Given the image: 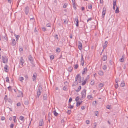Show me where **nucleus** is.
<instances>
[{
  "mask_svg": "<svg viewBox=\"0 0 128 128\" xmlns=\"http://www.w3.org/2000/svg\"><path fill=\"white\" fill-rule=\"evenodd\" d=\"M42 90V88L40 86L38 89L37 91V96L38 98L41 94V92Z\"/></svg>",
  "mask_w": 128,
  "mask_h": 128,
  "instance_id": "1",
  "label": "nucleus"
},
{
  "mask_svg": "<svg viewBox=\"0 0 128 128\" xmlns=\"http://www.w3.org/2000/svg\"><path fill=\"white\" fill-rule=\"evenodd\" d=\"M2 58L3 62L5 64L8 62V58L6 56H2Z\"/></svg>",
  "mask_w": 128,
  "mask_h": 128,
  "instance_id": "2",
  "label": "nucleus"
},
{
  "mask_svg": "<svg viewBox=\"0 0 128 128\" xmlns=\"http://www.w3.org/2000/svg\"><path fill=\"white\" fill-rule=\"evenodd\" d=\"M80 76V75L79 74H78L75 77V80L74 83L72 85L73 86L77 84H78L77 80L79 77Z\"/></svg>",
  "mask_w": 128,
  "mask_h": 128,
  "instance_id": "3",
  "label": "nucleus"
},
{
  "mask_svg": "<svg viewBox=\"0 0 128 128\" xmlns=\"http://www.w3.org/2000/svg\"><path fill=\"white\" fill-rule=\"evenodd\" d=\"M86 90L84 89H83L82 92V98H84L86 96Z\"/></svg>",
  "mask_w": 128,
  "mask_h": 128,
  "instance_id": "4",
  "label": "nucleus"
},
{
  "mask_svg": "<svg viewBox=\"0 0 128 128\" xmlns=\"http://www.w3.org/2000/svg\"><path fill=\"white\" fill-rule=\"evenodd\" d=\"M80 63L82 65V66H84V61L83 58V55L82 54L81 55Z\"/></svg>",
  "mask_w": 128,
  "mask_h": 128,
  "instance_id": "5",
  "label": "nucleus"
},
{
  "mask_svg": "<svg viewBox=\"0 0 128 128\" xmlns=\"http://www.w3.org/2000/svg\"><path fill=\"white\" fill-rule=\"evenodd\" d=\"M29 8L28 6H27L24 9V12L26 15H28L29 13Z\"/></svg>",
  "mask_w": 128,
  "mask_h": 128,
  "instance_id": "6",
  "label": "nucleus"
},
{
  "mask_svg": "<svg viewBox=\"0 0 128 128\" xmlns=\"http://www.w3.org/2000/svg\"><path fill=\"white\" fill-rule=\"evenodd\" d=\"M36 72H35L34 73L33 75V76L32 77V79L33 81L35 82L36 80Z\"/></svg>",
  "mask_w": 128,
  "mask_h": 128,
  "instance_id": "7",
  "label": "nucleus"
},
{
  "mask_svg": "<svg viewBox=\"0 0 128 128\" xmlns=\"http://www.w3.org/2000/svg\"><path fill=\"white\" fill-rule=\"evenodd\" d=\"M106 8H104L102 10V17L104 18V15L106 13Z\"/></svg>",
  "mask_w": 128,
  "mask_h": 128,
  "instance_id": "8",
  "label": "nucleus"
},
{
  "mask_svg": "<svg viewBox=\"0 0 128 128\" xmlns=\"http://www.w3.org/2000/svg\"><path fill=\"white\" fill-rule=\"evenodd\" d=\"M18 93L19 94V95L18 96V97H23V93L21 91L18 90Z\"/></svg>",
  "mask_w": 128,
  "mask_h": 128,
  "instance_id": "9",
  "label": "nucleus"
},
{
  "mask_svg": "<svg viewBox=\"0 0 128 128\" xmlns=\"http://www.w3.org/2000/svg\"><path fill=\"white\" fill-rule=\"evenodd\" d=\"M24 63V60L22 57H21L20 58V64H21L22 66H23Z\"/></svg>",
  "mask_w": 128,
  "mask_h": 128,
  "instance_id": "10",
  "label": "nucleus"
},
{
  "mask_svg": "<svg viewBox=\"0 0 128 128\" xmlns=\"http://www.w3.org/2000/svg\"><path fill=\"white\" fill-rule=\"evenodd\" d=\"M82 43L80 42H79V44L78 45V49L80 50H81L82 48Z\"/></svg>",
  "mask_w": 128,
  "mask_h": 128,
  "instance_id": "11",
  "label": "nucleus"
},
{
  "mask_svg": "<svg viewBox=\"0 0 128 128\" xmlns=\"http://www.w3.org/2000/svg\"><path fill=\"white\" fill-rule=\"evenodd\" d=\"M88 70L87 68L86 67L83 70V72H82V74H83L86 73Z\"/></svg>",
  "mask_w": 128,
  "mask_h": 128,
  "instance_id": "12",
  "label": "nucleus"
},
{
  "mask_svg": "<svg viewBox=\"0 0 128 128\" xmlns=\"http://www.w3.org/2000/svg\"><path fill=\"white\" fill-rule=\"evenodd\" d=\"M108 43V42L107 41H106L105 43L103 45V50H104L105 48L106 47Z\"/></svg>",
  "mask_w": 128,
  "mask_h": 128,
  "instance_id": "13",
  "label": "nucleus"
},
{
  "mask_svg": "<svg viewBox=\"0 0 128 128\" xmlns=\"http://www.w3.org/2000/svg\"><path fill=\"white\" fill-rule=\"evenodd\" d=\"M12 42L11 44L13 46H14L16 45V43L15 40L14 39H12L11 40Z\"/></svg>",
  "mask_w": 128,
  "mask_h": 128,
  "instance_id": "14",
  "label": "nucleus"
},
{
  "mask_svg": "<svg viewBox=\"0 0 128 128\" xmlns=\"http://www.w3.org/2000/svg\"><path fill=\"white\" fill-rule=\"evenodd\" d=\"M47 96L46 94H44V95L43 97V99L44 100H47Z\"/></svg>",
  "mask_w": 128,
  "mask_h": 128,
  "instance_id": "15",
  "label": "nucleus"
},
{
  "mask_svg": "<svg viewBox=\"0 0 128 128\" xmlns=\"http://www.w3.org/2000/svg\"><path fill=\"white\" fill-rule=\"evenodd\" d=\"M20 119L21 121L24 122V116H20L19 118Z\"/></svg>",
  "mask_w": 128,
  "mask_h": 128,
  "instance_id": "16",
  "label": "nucleus"
},
{
  "mask_svg": "<svg viewBox=\"0 0 128 128\" xmlns=\"http://www.w3.org/2000/svg\"><path fill=\"white\" fill-rule=\"evenodd\" d=\"M98 74L100 76H102L104 74V73L102 70H100L98 72Z\"/></svg>",
  "mask_w": 128,
  "mask_h": 128,
  "instance_id": "17",
  "label": "nucleus"
},
{
  "mask_svg": "<svg viewBox=\"0 0 128 128\" xmlns=\"http://www.w3.org/2000/svg\"><path fill=\"white\" fill-rule=\"evenodd\" d=\"M102 59L103 61L106 60H107L106 56L105 55H104L102 58Z\"/></svg>",
  "mask_w": 128,
  "mask_h": 128,
  "instance_id": "18",
  "label": "nucleus"
},
{
  "mask_svg": "<svg viewBox=\"0 0 128 128\" xmlns=\"http://www.w3.org/2000/svg\"><path fill=\"white\" fill-rule=\"evenodd\" d=\"M24 79V78L22 76H20L18 78V80L21 82H22Z\"/></svg>",
  "mask_w": 128,
  "mask_h": 128,
  "instance_id": "19",
  "label": "nucleus"
},
{
  "mask_svg": "<svg viewBox=\"0 0 128 128\" xmlns=\"http://www.w3.org/2000/svg\"><path fill=\"white\" fill-rule=\"evenodd\" d=\"M24 103L25 105H28V100H24Z\"/></svg>",
  "mask_w": 128,
  "mask_h": 128,
  "instance_id": "20",
  "label": "nucleus"
},
{
  "mask_svg": "<svg viewBox=\"0 0 128 128\" xmlns=\"http://www.w3.org/2000/svg\"><path fill=\"white\" fill-rule=\"evenodd\" d=\"M82 101H81V102L78 101L76 102V106H80V104L82 103Z\"/></svg>",
  "mask_w": 128,
  "mask_h": 128,
  "instance_id": "21",
  "label": "nucleus"
},
{
  "mask_svg": "<svg viewBox=\"0 0 128 128\" xmlns=\"http://www.w3.org/2000/svg\"><path fill=\"white\" fill-rule=\"evenodd\" d=\"M28 59L30 62H32V58L30 55L29 56Z\"/></svg>",
  "mask_w": 128,
  "mask_h": 128,
  "instance_id": "22",
  "label": "nucleus"
},
{
  "mask_svg": "<svg viewBox=\"0 0 128 128\" xmlns=\"http://www.w3.org/2000/svg\"><path fill=\"white\" fill-rule=\"evenodd\" d=\"M75 20L76 21V23H78V17L77 16H76L75 18Z\"/></svg>",
  "mask_w": 128,
  "mask_h": 128,
  "instance_id": "23",
  "label": "nucleus"
},
{
  "mask_svg": "<svg viewBox=\"0 0 128 128\" xmlns=\"http://www.w3.org/2000/svg\"><path fill=\"white\" fill-rule=\"evenodd\" d=\"M8 66L7 65H6L4 67V69L5 70V71L6 72H7V71L6 70L8 69Z\"/></svg>",
  "mask_w": 128,
  "mask_h": 128,
  "instance_id": "24",
  "label": "nucleus"
},
{
  "mask_svg": "<svg viewBox=\"0 0 128 128\" xmlns=\"http://www.w3.org/2000/svg\"><path fill=\"white\" fill-rule=\"evenodd\" d=\"M54 115L56 116H57L58 114V113L56 112V111L55 110H54Z\"/></svg>",
  "mask_w": 128,
  "mask_h": 128,
  "instance_id": "25",
  "label": "nucleus"
},
{
  "mask_svg": "<svg viewBox=\"0 0 128 128\" xmlns=\"http://www.w3.org/2000/svg\"><path fill=\"white\" fill-rule=\"evenodd\" d=\"M92 97V96L91 94L88 95L87 96L88 98L89 99H90Z\"/></svg>",
  "mask_w": 128,
  "mask_h": 128,
  "instance_id": "26",
  "label": "nucleus"
},
{
  "mask_svg": "<svg viewBox=\"0 0 128 128\" xmlns=\"http://www.w3.org/2000/svg\"><path fill=\"white\" fill-rule=\"evenodd\" d=\"M88 8L89 9H91L92 7V5L91 4H88Z\"/></svg>",
  "mask_w": 128,
  "mask_h": 128,
  "instance_id": "27",
  "label": "nucleus"
},
{
  "mask_svg": "<svg viewBox=\"0 0 128 128\" xmlns=\"http://www.w3.org/2000/svg\"><path fill=\"white\" fill-rule=\"evenodd\" d=\"M119 12V10L118 8V7H116V10H115V13H118Z\"/></svg>",
  "mask_w": 128,
  "mask_h": 128,
  "instance_id": "28",
  "label": "nucleus"
},
{
  "mask_svg": "<svg viewBox=\"0 0 128 128\" xmlns=\"http://www.w3.org/2000/svg\"><path fill=\"white\" fill-rule=\"evenodd\" d=\"M60 48H57L56 50V51L57 52H60Z\"/></svg>",
  "mask_w": 128,
  "mask_h": 128,
  "instance_id": "29",
  "label": "nucleus"
},
{
  "mask_svg": "<svg viewBox=\"0 0 128 128\" xmlns=\"http://www.w3.org/2000/svg\"><path fill=\"white\" fill-rule=\"evenodd\" d=\"M14 36L16 37V40L17 41L18 40V38L20 37V36L19 35H14Z\"/></svg>",
  "mask_w": 128,
  "mask_h": 128,
  "instance_id": "30",
  "label": "nucleus"
},
{
  "mask_svg": "<svg viewBox=\"0 0 128 128\" xmlns=\"http://www.w3.org/2000/svg\"><path fill=\"white\" fill-rule=\"evenodd\" d=\"M44 124V122L43 121H40L39 123V126H42Z\"/></svg>",
  "mask_w": 128,
  "mask_h": 128,
  "instance_id": "31",
  "label": "nucleus"
},
{
  "mask_svg": "<svg viewBox=\"0 0 128 128\" xmlns=\"http://www.w3.org/2000/svg\"><path fill=\"white\" fill-rule=\"evenodd\" d=\"M86 80H85L82 83V86L84 85L86 83Z\"/></svg>",
  "mask_w": 128,
  "mask_h": 128,
  "instance_id": "32",
  "label": "nucleus"
},
{
  "mask_svg": "<svg viewBox=\"0 0 128 128\" xmlns=\"http://www.w3.org/2000/svg\"><path fill=\"white\" fill-rule=\"evenodd\" d=\"M68 71L70 72H71L72 71V68L71 67H69L68 68Z\"/></svg>",
  "mask_w": 128,
  "mask_h": 128,
  "instance_id": "33",
  "label": "nucleus"
},
{
  "mask_svg": "<svg viewBox=\"0 0 128 128\" xmlns=\"http://www.w3.org/2000/svg\"><path fill=\"white\" fill-rule=\"evenodd\" d=\"M81 89V86H79L78 89L77 90H76V92H79Z\"/></svg>",
  "mask_w": 128,
  "mask_h": 128,
  "instance_id": "34",
  "label": "nucleus"
},
{
  "mask_svg": "<svg viewBox=\"0 0 128 128\" xmlns=\"http://www.w3.org/2000/svg\"><path fill=\"white\" fill-rule=\"evenodd\" d=\"M116 0H113V6H115L116 4Z\"/></svg>",
  "mask_w": 128,
  "mask_h": 128,
  "instance_id": "35",
  "label": "nucleus"
},
{
  "mask_svg": "<svg viewBox=\"0 0 128 128\" xmlns=\"http://www.w3.org/2000/svg\"><path fill=\"white\" fill-rule=\"evenodd\" d=\"M8 90L10 91H12V89L11 88V86H9L8 87Z\"/></svg>",
  "mask_w": 128,
  "mask_h": 128,
  "instance_id": "36",
  "label": "nucleus"
},
{
  "mask_svg": "<svg viewBox=\"0 0 128 128\" xmlns=\"http://www.w3.org/2000/svg\"><path fill=\"white\" fill-rule=\"evenodd\" d=\"M120 86L121 87H124L125 86V84L124 83L122 82L121 83Z\"/></svg>",
  "mask_w": 128,
  "mask_h": 128,
  "instance_id": "37",
  "label": "nucleus"
},
{
  "mask_svg": "<svg viewBox=\"0 0 128 128\" xmlns=\"http://www.w3.org/2000/svg\"><path fill=\"white\" fill-rule=\"evenodd\" d=\"M98 86L100 88H101L103 86V84L102 83H100L99 84Z\"/></svg>",
  "mask_w": 128,
  "mask_h": 128,
  "instance_id": "38",
  "label": "nucleus"
},
{
  "mask_svg": "<svg viewBox=\"0 0 128 128\" xmlns=\"http://www.w3.org/2000/svg\"><path fill=\"white\" fill-rule=\"evenodd\" d=\"M102 68L104 70H106V68H107V67H106V65H104L103 66H102Z\"/></svg>",
  "mask_w": 128,
  "mask_h": 128,
  "instance_id": "39",
  "label": "nucleus"
},
{
  "mask_svg": "<svg viewBox=\"0 0 128 128\" xmlns=\"http://www.w3.org/2000/svg\"><path fill=\"white\" fill-rule=\"evenodd\" d=\"M54 56L53 55H52L50 56V60H53L54 58Z\"/></svg>",
  "mask_w": 128,
  "mask_h": 128,
  "instance_id": "40",
  "label": "nucleus"
},
{
  "mask_svg": "<svg viewBox=\"0 0 128 128\" xmlns=\"http://www.w3.org/2000/svg\"><path fill=\"white\" fill-rule=\"evenodd\" d=\"M78 64H76L74 65V68L75 69H76L78 68Z\"/></svg>",
  "mask_w": 128,
  "mask_h": 128,
  "instance_id": "41",
  "label": "nucleus"
},
{
  "mask_svg": "<svg viewBox=\"0 0 128 128\" xmlns=\"http://www.w3.org/2000/svg\"><path fill=\"white\" fill-rule=\"evenodd\" d=\"M124 61V59L123 58H121L120 60V61L121 62H123Z\"/></svg>",
  "mask_w": 128,
  "mask_h": 128,
  "instance_id": "42",
  "label": "nucleus"
},
{
  "mask_svg": "<svg viewBox=\"0 0 128 128\" xmlns=\"http://www.w3.org/2000/svg\"><path fill=\"white\" fill-rule=\"evenodd\" d=\"M79 99V98L78 96L76 97L75 99V100L76 101V102L78 101Z\"/></svg>",
  "mask_w": 128,
  "mask_h": 128,
  "instance_id": "43",
  "label": "nucleus"
},
{
  "mask_svg": "<svg viewBox=\"0 0 128 128\" xmlns=\"http://www.w3.org/2000/svg\"><path fill=\"white\" fill-rule=\"evenodd\" d=\"M34 32L36 33V34H38V33L36 30V28H35Z\"/></svg>",
  "mask_w": 128,
  "mask_h": 128,
  "instance_id": "44",
  "label": "nucleus"
},
{
  "mask_svg": "<svg viewBox=\"0 0 128 128\" xmlns=\"http://www.w3.org/2000/svg\"><path fill=\"white\" fill-rule=\"evenodd\" d=\"M51 24L50 23H48L46 24V26L48 27H51Z\"/></svg>",
  "mask_w": 128,
  "mask_h": 128,
  "instance_id": "45",
  "label": "nucleus"
},
{
  "mask_svg": "<svg viewBox=\"0 0 128 128\" xmlns=\"http://www.w3.org/2000/svg\"><path fill=\"white\" fill-rule=\"evenodd\" d=\"M6 81L7 82H8L9 81V80L8 78V77L7 76L6 78Z\"/></svg>",
  "mask_w": 128,
  "mask_h": 128,
  "instance_id": "46",
  "label": "nucleus"
},
{
  "mask_svg": "<svg viewBox=\"0 0 128 128\" xmlns=\"http://www.w3.org/2000/svg\"><path fill=\"white\" fill-rule=\"evenodd\" d=\"M96 122H95L94 124V125L93 126V127L94 128H96Z\"/></svg>",
  "mask_w": 128,
  "mask_h": 128,
  "instance_id": "47",
  "label": "nucleus"
},
{
  "mask_svg": "<svg viewBox=\"0 0 128 128\" xmlns=\"http://www.w3.org/2000/svg\"><path fill=\"white\" fill-rule=\"evenodd\" d=\"M14 126V125L12 124H11L10 125V128H13V127Z\"/></svg>",
  "mask_w": 128,
  "mask_h": 128,
  "instance_id": "48",
  "label": "nucleus"
},
{
  "mask_svg": "<svg viewBox=\"0 0 128 128\" xmlns=\"http://www.w3.org/2000/svg\"><path fill=\"white\" fill-rule=\"evenodd\" d=\"M73 106H71V105H70L68 107V108H70L72 109L73 108Z\"/></svg>",
  "mask_w": 128,
  "mask_h": 128,
  "instance_id": "49",
  "label": "nucleus"
},
{
  "mask_svg": "<svg viewBox=\"0 0 128 128\" xmlns=\"http://www.w3.org/2000/svg\"><path fill=\"white\" fill-rule=\"evenodd\" d=\"M85 106H81V108L82 110H84L85 109Z\"/></svg>",
  "mask_w": 128,
  "mask_h": 128,
  "instance_id": "50",
  "label": "nucleus"
},
{
  "mask_svg": "<svg viewBox=\"0 0 128 128\" xmlns=\"http://www.w3.org/2000/svg\"><path fill=\"white\" fill-rule=\"evenodd\" d=\"M42 30L44 32H45L46 31V29L44 27L42 28Z\"/></svg>",
  "mask_w": 128,
  "mask_h": 128,
  "instance_id": "51",
  "label": "nucleus"
},
{
  "mask_svg": "<svg viewBox=\"0 0 128 128\" xmlns=\"http://www.w3.org/2000/svg\"><path fill=\"white\" fill-rule=\"evenodd\" d=\"M90 76H89V75H88L86 77V79H85V80H87L89 78Z\"/></svg>",
  "mask_w": 128,
  "mask_h": 128,
  "instance_id": "52",
  "label": "nucleus"
},
{
  "mask_svg": "<svg viewBox=\"0 0 128 128\" xmlns=\"http://www.w3.org/2000/svg\"><path fill=\"white\" fill-rule=\"evenodd\" d=\"M5 119V118L4 116H2L1 118V120H4Z\"/></svg>",
  "mask_w": 128,
  "mask_h": 128,
  "instance_id": "53",
  "label": "nucleus"
},
{
  "mask_svg": "<svg viewBox=\"0 0 128 128\" xmlns=\"http://www.w3.org/2000/svg\"><path fill=\"white\" fill-rule=\"evenodd\" d=\"M115 86L116 88H118V84H116L115 85Z\"/></svg>",
  "mask_w": 128,
  "mask_h": 128,
  "instance_id": "54",
  "label": "nucleus"
},
{
  "mask_svg": "<svg viewBox=\"0 0 128 128\" xmlns=\"http://www.w3.org/2000/svg\"><path fill=\"white\" fill-rule=\"evenodd\" d=\"M86 123L87 124H89L90 123V121L88 120H86Z\"/></svg>",
  "mask_w": 128,
  "mask_h": 128,
  "instance_id": "55",
  "label": "nucleus"
},
{
  "mask_svg": "<svg viewBox=\"0 0 128 128\" xmlns=\"http://www.w3.org/2000/svg\"><path fill=\"white\" fill-rule=\"evenodd\" d=\"M13 118H14V121L15 123L16 122V117L15 116H13Z\"/></svg>",
  "mask_w": 128,
  "mask_h": 128,
  "instance_id": "56",
  "label": "nucleus"
},
{
  "mask_svg": "<svg viewBox=\"0 0 128 128\" xmlns=\"http://www.w3.org/2000/svg\"><path fill=\"white\" fill-rule=\"evenodd\" d=\"M55 38L57 39L58 40V35L56 34L55 36Z\"/></svg>",
  "mask_w": 128,
  "mask_h": 128,
  "instance_id": "57",
  "label": "nucleus"
},
{
  "mask_svg": "<svg viewBox=\"0 0 128 128\" xmlns=\"http://www.w3.org/2000/svg\"><path fill=\"white\" fill-rule=\"evenodd\" d=\"M72 101V98H70L68 102H70Z\"/></svg>",
  "mask_w": 128,
  "mask_h": 128,
  "instance_id": "58",
  "label": "nucleus"
},
{
  "mask_svg": "<svg viewBox=\"0 0 128 128\" xmlns=\"http://www.w3.org/2000/svg\"><path fill=\"white\" fill-rule=\"evenodd\" d=\"M63 90H65V91H66V88L64 86L63 88Z\"/></svg>",
  "mask_w": 128,
  "mask_h": 128,
  "instance_id": "59",
  "label": "nucleus"
},
{
  "mask_svg": "<svg viewBox=\"0 0 128 128\" xmlns=\"http://www.w3.org/2000/svg\"><path fill=\"white\" fill-rule=\"evenodd\" d=\"M20 102H18V103H17V104H16V105L17 106H20Z\"/></svg>",
  "mask_w": 128,
  "mask_h": 128,
  "instance_id": "60",
  "label": "nucleus"
},
{
  "mask_svg": "<svg viewBox=\"0 0 128 128\" xmlns=\"http://www.w3.org/2000/svg\"><path fill=\"white\" fill-rule=\"evenodd\" d=\"M92 20V18H89L87 20V22H88V21L91 20Z\"/></svg>",
  "mask_w": 128,
  "mask_h": 128,
  "instance_id": "61",
  "label": "nucleus"
},
{
  "mask_svg": "<svg viewBox=\"0 0 128 128\" xmlns=\"http://www.w3.org/2000/svg\"><path fill=\"white\" fill-rule=\"evenodd\" d=\"M30 20H33V22L34 21V18H30Z\"/></svg>",
  "mask_w": 128,
  "mask_h": 128,
  "instance_id": "62",
  "label": "nucleus"
},
{
  "mask_svg": "<svg viewBox=\"0 0 128 128\" xmlns=\"http://www.w3.org/2000/svg\"><path fill=\"white\" fill-rule=\"evenodd\" d=\"M19 50L20 52H22L23 50V49L22 48H20Z\"/></svg>",
  "mask_w": 128,
  "mask_h": 128,
  "instance_id": "63",
  "label": "nucleus"
},
{
  "mask_svg": "<svg viewBox=\"0 0 128 128\" xmlns=\"http://www.w3.org/2000/svg\"><path fill=\"white\" fill-rule=\"evenodd\" d=\"M95 112V115L96 116H97V114H98V111H96V112Z\"/></svg>",
  "mask_w": 128,
  "mask_h": 128,
  "instance_id": "64",
  "label": "nucleus"
}]
</instances>
